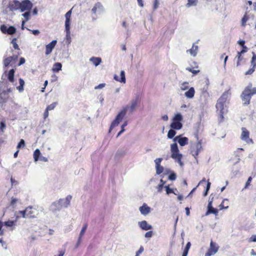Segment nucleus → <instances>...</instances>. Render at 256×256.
I'll use <instances>...</instances> for the list:
<instances>
[{
    "label": "nucleus",
    "instance_id": "obj_1",
    "mask_svg": "<svg viewBox=\"0 0 256 256\" xmlns=\"http://www.w3.org/2000/svg\"><path fill=\"white\" fill-rule=\"evenodd\" d=\"M230 95L231 92L229 89L222 94L216 104V107L217 110L219 112V116L222 119L224 118V106L226 100Z\"/></svg>",
    "mask_w": 256,
    "mask_h": 256
},
{
    "label": "nucleus",
    "instance_id": "obj_2",
    "mask_svg": "<svg viewBox=\"0 0 256 256\" xmlns=\"http://www.w3.org/2000/svg\"><path fill=\"white\" fill-rule=\"evenodd\" d=\"M254 94H256V88H252V84L246 87L241 94V98L244 104H250L252 96Z\"/></svg>",
    "mask_w": 256,
    "mask_h": 256
},
{
    "label": "nucleus",
    "instance_id": "obj_3",
    "mask_svg": "<svg viewBox=\"0 0 256 256\" xmlns=\"http://www.w3.org/2000/svg\"><path fill=\"white\" fill-rule=\"evenodd\" d=\"M18 214L20 216L25 218H34L38 214L36 210L32 206H28L24 210H20Z\"/></svg>",
    "mask_w": 256,
    "mask_h": 256
},
{
    "label": "nucleus",
    "instance_id": "obj_4",
    "mask_svg": "<svg viewBox=\"0 0 256 256\" xmlns=\"http://www.w3.org/2000/svg\"><path fill=\"white\" fill-rule=\"evenodd\" d=\"M182 116L180 114H176L172 119V122L170 124V127L175 130H180L182 127Z\"/></svg>",
    "mask_w": 256,
    "mask_h": 256
},
{
    "label": "nucleus",
    "instance_id": "obj_5",
    "mask_svg": "<svg viewBox=\"0 0 256 256\" xmlns=\"http://www.w3.org/2000/svg\"><path fill=\"white\" fill-rule=\"evenodd\" d=\"M128 108V106H125V107L123 108L122 110L118 113V114L117 115L116 119L112 122L110 128L109 132H110V131L112 130V129L118 126L120 121H121L122 120V119L124 118V117L126 114V113L127 112V108Z\"/></svg>",
    "mask_w": 256,
    "mask_h": 256
},
{
    "label": "nucleus",
    "instance_id": "obj_6",
    "mask_svg": "<svg viewBox=\"0 0 256 256\" xmlns=\"http://www.w3.org/2000/svg\"><path fill=\"white\" fill-rule=\"evenodd\" d=\"M170 151L172 152L171 157L173 159L178 160V162H181L182 156L179 152L176 143H174L170 145Z\"/></svg>",
    "mask_w": 256,
    "mask_h": 256
},
{
    "label": "nucleus",
    "instance_id": "obj_7",
    "mask_svg": "<svg viewBox=\"0 0 256 256\" xmlns=\"http://www.w3.org/2000/svg\"><path fill=\"white\" fill-rule=\"evenodd\" d=\"M250 132L244 127L242 128V134L240 138L248 144H254V141L252 138H250Z\"/></svg>",
    "mask_w": 256,
    "mask_h": 256
},
{
    "label": "nucleus",
    "instance_id": "obj_8",
    "mask_svg": "<svg viewBox=\"0 0 256 256\" xmlns=\"http://www.w3.org/2000/svg\"><path fill=\"white\" fill-rule=\"evenodd\" d=\"M20 54V52H18L16 55H13L12 56H8L4 58L3 60V64L5 68H7L11 64L12 66L17 61L18 56Z\"/></svg>",
    "mask_w": 256,
    "mask_h": 256
},
{
    "label": "nucleus",
    "instance_id": "obj_9",
    "mask_svg": "<svg viewBox=\"0 0 256 256\" xmlns=\"http://www.w3.org/2000/svg\"><path fill=\"white\" fill-rule=\"evenodd\" d=\"M72 14V9L68 10L65 14L66 21H65V29L66 32V36H68L70 34V16Z\"/></svg>",
    "mask_w": 256,
    "mask_h": 256
},
{
    "label": "nucleus",
    "instance_id": "obj_10",
    "mask_svg": "<svg viewBox=\"0 0 256 256\" xmlns=\"http://www.w3.org/2000/svg\"><path fill=\"white\" fill-rule=\"evenodd\" d=\"M219 246L216 242L211 240L210 248L206 253L205 256H211L214 254L218 251Z\"/></svg>",
    "mask_w": 256,
    "mask_h": 256
},
{
    "label": "nucleus",
    "instance_id": "obj_11",
    "mask_svg": "<svg viewBox=\"0 0 256 256\" xmlns=\"http://www.w3.org/2000/svg\"><path fill=\"white\" fill-rule=\"evenodd\" d=\"M202 150V142L200 141L197 142L192 148L191 154L196 159L200 152Z\"/></svg>",
    "mask_w": 256,
    "mask_h": 256
},
{
    "label": "nucleus",
    "instance_id": "obj_12",
    "mask_svg": "<svg viewBox=\"0 0 256 256\" xmlns=\"http://www.w3.org/2000/svg\"><path fill=\"white\" fill-rule=\"evenodd\" d=\"M20 10L22 12L30 11L32 8V4L29 0H24L20 2Z\"/></svg>",
    "mask_w": 256,
    "mask_h": 256
},
{
    "label": "nucleus",
    "instance_id": "obj_13",
    "mask_svg": "<svg viewBox=\"0 0 256 256\" xmlns=\"http://www.w3.org/2000/svg\"><path fill=\"white\" fill-rule=\"evenodd\" d=\"M0 30L4 34L12 35L16 32V28L13 26H10L8 28L6 25L2 24L0 26Z\"/></svg>",
    "mask_w": 256,
    "mask_h": 256
},
{
    "label": "nucleus",
    "instance_id": "obj_14",
    "mask_svg": "<svg viewBox=\"0 0 256 256\" xmlns=\"http://www.w3.org/2000/svg\"><path fill=\"white\" fill-rule=\"evenodd\" d=\"M140 98L139 96H137L135 99L132 100L131 102L130 106H127L128 108H127V110H128L130 113H132L136 108V106L140 104Z\"/></svg>",
    "mask_w": 256,
    "mask_h": 256
},
{
    "label": "nucleus",
    "instance_id": "obj_15",
    "mask_svg": "<svg viewBox=\"0 0 256 256\" xmlns=\"http://www.w3.org/2000/svg\"><path fill=\"white\" fill-rule=\"evenodd\" d=\"M174 141H178L180 146H184L188 142V139L186 137H182L180 135L176 136L174 139Z\"/></svg>",
    "mask_w": 256,
    "mask_h": 256
},
{
    "label": "nucleus",
    "instance_id": "obj_16",
    "mask_svg": "<svg viewBox=\"0 0 256 256\" xmlns=\"http://www.w3.org/2000/svg\"><path fill=\"white\" fill-rule=\"evenodd\" d=\"M57 43V41L56 40H53L52 42H50L46 46V52L45 54L46 55L50 54Z\"/></svg>",
    "mask_w": 256,
    "mask_h": 256
},
{
    "label": "nucleus",
    "instance_id": "obj_17",
    "mask_svg": "<svg viewBox=\"0 0 256 256\" xmlns=\"http://www.w3.org/2000/svg\"><path fill=\"white\" fill-rule=\"evenodd\" d=\"M192 64H194V66L191 65L190 67L186 68V70L192 73L194 76L200 72V70L198 69V66L196 62H193Z\"/></svg>",
    "mask_w": 256,
    "mask_h": 256
},
{
    "label": "nucleus",
    "instance_id": "obj_18",
    "mask_svg": "<svg viewBox=\"0 0 256 256\" xmlns=\"http://www.w3.org/2000/svg\"><path fill=\"white\" fill-rule=\"evenodd\" d=\"M20 2L18 0H14L8 4V8L12 11L20 10Z\"/></svg>",
    "mask_w": 256,
    "mask_h": 256
},
{
    "label": "nucleus",
    "instance_id": "obj_19",
    "mask_svg": "<svg viewBox=\"0 0 256 256\" xmlns=\"http://www.w3.org/2000/svg\"><path fill=\"white\" fill-rule=\"evenodd\" d=\"M210 214H213L216 215L218 214V210L217 209L214 208L212 206V202L210 201L208 202V210L206 213V215L208 216Z\"/></svg>",
    "mask_w": 256,
    "mask_h": 256
},
{
    "label": "nucleus",
    "instance_id": "obj_20",
    "mask_svg": "<svg viewBox=\"0 0 256 256\" xmlns=\"http://www.w3.org/2000/svg\"><path fill=\"white\" fill-rule=\"evenodd\" d=\"M139 226L143 230H151L152 226L149 224L146 220H142L138 222Z\"/></svg>",
    "mask_w": 256,
    "mask_h": 256
},
{
    "label": "nucleus",
    "instance_id": "obj_21",
    "mask_svg": "<svg viewBox=\"0 0 256 256\" xmlns=\"http://www.w3.org/2000/svg\"><path fill=\"white\" fill-rule=\"evenodd\" d=\"M139 210L140 213L144 216L148 214L150 212V208L145 203L142 206L140 207Z\"/></svg>",
    "mask_w": 256,
    "mask_h": 256
},
{
    "label": "nucleus",
    "instance_id": "obj_22",
    "mask_svg": "<svg viewBox=\"0 0 256 256\" xmlns=\"http://www.w3.org/2000/svg\"><path fill=\"white\" fill-rule=\"evenodd\" d=\"M242 54L238 52H237V55L236 56L235 58H237L236 62V66H238L241 65L242 62L244 60V56H242Z\"/></svg>",
    "mask_w": 256,
    "mask_h": 256
},
{
    "label": "nucleus",
    "instance_id": "obj_23",
    "mask_svg": "<svg viewBox=\"0 0 256 256\" xmlns=\"http://www.w3.org/2000/svg\"><path fill=\"white\" fill-rule=\"evenodd\" d=\"M15 70L14 69H11L9 70L7 74L8 79V81L12 83L14 82V75Z\"/></svg>",
    "mask_w": 256,
    "mask_h": 256
},
{
    "label": "nucleus",
    "instance_id": "obj_24",
    "mask_svg": "<svg viewBox=\"0 0 256 256\" xmlns=\"http://www.w3.org/2000/svg\"><path fill=\"white\" fill-rule=\"evenodd\" d=\"M195 90L194 88H190L188 91L185 92V96L188 98H192L194 95Z\"/></svg>",
    "mask_w": 256,
    "mask_h": 256
},
{
    "label": "nucleus",
    "instance_id": "obj_25",
    "mask_svg": "<svg viewBox=\"0 0 256 256\" xmlns=\"http://www.w3.org/2000/svg\"><path fill=\"white\" fill-rule=\"evenodd\" d=\"M198 50V46L194 44L192 48L190 49L187 50L186 52H189L192 56H195L197 54Z\"/></svg>",
    "mask_w": 256,
    "mask_h": 256
},
{
    "label": "nucleus",
    "instance_id": "obj_26",
    "mask_svg": "<svg viewBox=\"0 0 256 256\" xmlns=\"http://www.w3.org/2000/svg\"><path fill=\"white\" fill-rule=\"evenodd\" d=\"M90 61L95 66H98L102 62V59L98 57H92L90 58Z\"/></svg>",
    "mask_w": 256,
    "mask_h": 256
},
{
    "label": "nucleus",
    "instance_id": "obj_27",
    "mask_svg": "<svg viewBox=\"0 0 256 256\" xmlns=\"http://www.w3.org/2000/svg\"><path fill=\"white\" fill-rule=\"evenodd\" d=\"M114 80H117L118 82H122L125 83L126 82V78H125L124 72L123 70L121 71L120 79H119L118 78V76H117L116 75H115L114 76Z\"/></svg>",
    "mask_w": 256,
    "mask_h": 256
},
{
    "label": "nucleus",
    "instance_id": "obj_28",
    "mask_svg": "<svg viewBox=\"0 0 256 256\" xmlns=\"http://www.w3.org/2000/svg\"><path fill=\"white\" fill-rule=\"evenodd\" d=\"M20 218L19 216L16 217V219L14 220H8L4 222V225L6 226L12 227L16 226L17 220Z\"/></svg>",
    "mask_w": 256,
    "mask_h": 256
},
{
    "label": "nucleus",
    "instance_id": "obj_29",
    "mask_svg": "<svg viewBox=\"0 0 256 256\" xmlns=\"http://www.w3.org/2000/svg\"><path fill=\"white\" fill-rule=\"evenodd\" d=\"M8 99V94L6 93H2L0 94V103H5L7 102Z\"/></svg>",
    "mask_w": 256,
    "mask_h": 256
},
{
    "label": "nucleus",
    "instance_id": "obj_30",
    "mask_svg": "<svg viewBox=\"0 0 256 256\" xmlns=\"http://www.w3.org/2000/svg\"><path fill=\"white\" fill-rule=\"evenodd\" d=\"M62 68V64L60 62H56L54 64L52 70L54 72H58L61 70Z\"/></svg>",
    "mask_w": 256,
    "mask_h": 256
},
{
    "label": "nucleus",
    "instance_id": "obj_31",
    "mask_svg": "<svg viewBox=\"0 0 256 256\" xmlns=\"http://www.w3.org/2000/svg\"><path fill=\"white\" fill-rule=\"evenodd\" d=\"M249 20V16L246 12L241 20V25L243 27H245L247 21Z\"/></svg>",
    "mask_w": 256,
    "mask_h": 256
},
{
    "label": "nucleus",
    "instance_id": "obj_32",
    "mask_svg": "<svg viewBox=\"0 0 256 256\" xmlns=\"http://www.w3.org/2000/svg\"><path fill=\"white\" fill-rule=\"evenodd\" d=\"M20 85L16 87V88L20 92H22L24 90V82L22 78H19Z\"/></svg>",
    "mask_w": 256,
    "mask_h": 256
},
{
    "label": "nucleus",
    "instance_id": "obj_33",
    "mask_svg": "<svg viewBox=\"0 0 256 256\" xmlns=\"http://www.w3.org/2000/svg\"><path fill=\"white\" fill-rule=\"evenodd\" d=\"M40 154H41L40 152L39 149H36L34 151V154H33V156H34V160L35 162H37L39 160Z\"/></svg>",
    "mask_w": 256,
    "mask_h": 256
},
{
    "label": "nucleus",
    "instance_id": "obj_34",
    "mask_svg": "<svg viewBox=\"0 0 256 256\" xmlns=\"http://www.w3.org/2000/svg\"><path fill=\"white\" fill-rule=\"evenodd\" d=\"M198 2V0H188V2L186 6L187 8H190L192 6H196Z\"/></svg>",
    "mask_w": 256,
    "mask_h": 256
},
{
    "label": "nucleus",
    "instance_id": "obj_35",
    "mask_svg": "<svg viewBox=\"0 0 256 256\" xmlns=\"http://www.w3.org/2000/svg\"><path fill=\"white\" fill-rule=\"evenodd\" d=\"M102 6V4L100 2H96L93 8L92 9V12L94 14H96L98 8H100Z\"/></svg>",
    "mask_w": 256,
    "mask_h": 256
},
{
    "label": "nucleus",
    "instance_id": "obj_36",
    "mask_svg": "<svg viewBox=\"0 0 256 256\" xmlns=\"http://www.w3.org/2000/svg\"><path fill=\"white\" fill-rule=\"evenodd\" d=\"M172 128L170 130L168 133V138H172L176 134V132Z\"/></svg>",
    "mask_w": 256,
    "mask_h": 256
},
{
    "label": "nucleus",
    "instance_id": "obj_37",
    "mask_svg": "<svg viewBox=\"0 0 256 256\" xmlns=\"http://www.w3.org/2000/svg\"><path fill=\"white\" fill-rule=\"evenodd\" d=\"M16 41H17V38H14L12 40L11 42L12 44L13 47L14 48L15 50H20V48H19L18 45L17 44Z\"/></svg>",
    "mask_w": 256,
    "mask_h": 256
},
{
    "label": "nucleus",
    "instance_id": "obj_38",
    "mask_svg": "<svg viewBox=\"0 0 256 256\" xmlns=\"http://www.w3.org/2000/svg\"><path fill=\"white\" fill-rule=\"evenodd\" d=\"M26 144L25 142L23 139H21L20 142L17 145L16 148L17 149L23 148L25 147Z\"/></svg>",
    "mask_w": 256,
    "mask_h": 256
},
{
    "label": "nucleus",
    "instance_id": "obj_39",
    "mask_svg": "<svg viewBox=\"0 0 256 256\" xmlns=\"http://www.w3.org/2000/svg\"><path fill=\"white\" fill-rule=\"evenodd\" d=\"M164 188L166 189V193L167 194H176L174 191V190L170 188L169 185L165 186Z\"/></svg>",
    "mask_w": 256,
    "mask_h": 256
},
{
    "label": "nucleus",
    "instance_id": "obj_40",
    "mask_svg": "<svg viewBox=\"0 0 256 256\" xmlns=\"http://www.w3.org/2000/svg\"><path fill=\"white\" fill-rule=\"evenodd\" d=\"M156 172L158 174H160L164 171V168L162 166L159 165L156 166Z\"/></svg>",
    "mask_w": 256,
    "mask_h": 256
},
{
    "label": "nucleus",
    "instance_id": "obj_41",
    "mask_svg": "<svg viewBox=\"0 0 256 256\" xmlns=\"http://www.w3.org/2000/svg\"><path fill=\"white\" fill-rule=\"evenodd\" d=\"M57 104H58V102H54L52 103V104L48 105L46 107V109L47 110H48V111L52 110L56 108V106Z\"/></svg>",
    "mask_w": 256,
    "mask_h": 256
},
{
    "label": "nucleus",
    "instance_id": "obj_42",
    "mask_svg": "<svg viewBox=\"0 0 256 256\" xmlns=\"http://www.w3.org/2000/svg\"><path fill=\"white\" fill-rule=\"evenodd\" d=\"M251 64L253 67L256 68V54L253 53V56L251 60Z\"/></svg>",
    "mask_w": 256,
    "mask_h": 256
},
{
    "label": "nucleus",
    "instance_id": "obj_43",
    "mask_svg": "<svg viewBox=\"0 0 256 256\" xmlns=\"http://www.w3.org/2000/svg\"><path fill=\"white\" fill-rule=\"evenodd\" d=\"M224 200L222 201V202L220 204V205L219 207H220V210H222V209H226L228 208V204H224V200Z\"/></svg>",
    "mask_w": 256,
    "mask_h": 256
},
{
    "label": "nucleus",
    "instance_id": "obj_44",
    "mask_svg": "<svg viewBox=\"0 0 256 256\" xmlns=\"http://www.w3.org/2000/svg\"><path fill=\"white\" fill-rule=\"evenodd\" d=\"M72 197L70 195H68L66 197V204L64 205V207H68V206L70 204V202L72 200Z\"/></svg>",
    "mask_w": 256,
    "mask_h": 256
},
{
    "label": "nucleus",
    "instance_id": "obj_45",
    "mask_svg": "<svg viewBox=\"0 0 256 256\" xmlns=\"http://www.w3.org/2000/svg\"><path fill=\"white\" fill-rule=\"evenodd\" d=\"M188 82H184L180 86V88L182 90H184L188 88Z\"/></svg>",
    "mask_w": 256,
    "mask_h": 256
},
{
    "label": "nucleus",
    "instance_id": "obj_46",
    "mask_svg": "<svg viewBox=\"0 0 256 256\" xmlns=\"http://www.w3.org/2000/svg\"><path fill=\"white\" fill-rule=\"evenodd\" d=\"M30 11H27L22 14V16L26 18V21H27L30 19Z\"/></svg>",
    "mask_w": 256,
    "mask_h": 256
},
{
    "label": "nucleus",
    "instance_id": "obj_47",
    "mask_svg": "<svg viewBox=\"0 0 256 256\" xmlns=\"http://www.w3.org/2000/svg\"><path fill=\"white\" fill-rule=\"evenodd\" d=\"M88 228V224H85L83 226L81 231H80V236H82L84 235V234L86 228Z\"/></svg>",
    "mask_w": 256,
    "mask_h": 256
},
{
    "label": "nucleus",
    "instance_id": "obj_48",
    "mask_svg": "<svg viewBox=\"0 0 256 256\" xmlns=\"http://www.w3.org/2000/svg\"><path fill=\"white\" fill-rule=\"evenodd\" d=\"M210 184H210V182H208L206 190H205L204 192V196H207L208 192V191L209 190L210 188Z\"/></svg>",
    "mask_w": 256,
    "mask_h": 256
},
{
    "label": "nucleus",
    "instance_id": "obj_49",
    "mask_svg": "<svg viewBox=\"0 0 256 256\" xmlns=\"http://www.w3.org/2000/svg\"><path fill=\"white\" fill-rule=\"evenodd\" d=\"M255 68L252 67L245 72V75H249L252 74L255 70Z\"/></svg>",
    "mask_w": 256,
    "mask_h": 256
},
{
    "label": "nucleus",
    "instance_id": "obj_50",
    "mask_svg": "<svg viewBox=\"0 0 256 256\" xmlns=\"http://www.w3.org/2000/svg\"><path fill=\"white\" fill-rule=\"evenodd\" d=\"M6 128V125L4 122H1L0 124V130L2 132H4V130Z\"/></svg>",
    "mask_w": 256,
    "mask_h": 256
},
{
    "label": "nucleus",
    "instance_id": "obj_51",
    "mask_svg": "<svg viewBox=\"0 0 256 256\" xmlns=\"http://www.w3.org/2000/svg\"><path fill=\"white\" fill-rule=\"evenodd\" d=\"M190 246H191V244H190V242H188L186 244V247H185V248H184V252H188V250H190Z\"/></svg>",
    "mask_w": 256,
    "mask_h": 256
},
{
    "label": "nucleus",
    "instance_id": "obj_52",
    "mask_svg": "<svg viewBox=\"0 0 256 256\" xmlns=\"http://www.w3.org/2000/svg\"><path fill=\"white\" fill-rule=\"evenodd\" d=\"M252 180V178L251 176H250L248 178L247 182H246V185L244 186V188H247L248 187V186L250 185Z\"/></svg>",
    "mask_w": 256,
    "mask_h": 256
},
{
    "label": "nucleus",
    "instance_id": "obj_53",
    "mask_svg": "<svg viewBox=\"0 0 256 256\" xmlns=\"http://www.w3.org/2000/svg\"><path fill=\"white\" fill-rule=\"evenodd\" d=\"M176 175L174 173H172L168 176V179L171 180H176Z\"/></svg>",
    "mask_w": 256,
    "mask_h": 256
},
{
    "label": "nucleus",
    "instance_id": "obj_54",
    "mask_svg": "<svg viewBox=\"0 0 256 256\" xmlns=\"http://www.w3.org/2000/svg\"><path fill=\"white\" fill-rule=\"evenodd\" d=\"M248 242H256V235L252 236L251 237L249 238Z\"/></svg>",
    "mask_w": 256,
    "mask_h": 256
},
{
    "label": "nucleus",
    "instance_id": "obj_55",
    "mask_svg": "<svg viewBox=\"0 0 256 256\" xmlns=\"http://www.w3.org/2000/svg\"><path fill=\"white\" fill-rule=\"evenodd\" d=\"M164 188V186H162V185H161L160 184H159L157 186H156V189L158 190V192H161L162 190V188Z\"/></svg>",
    "mask_w": 256,
    "mask_h": 256
},
{
    "label": "nucleus",
    "instance_id": "obj_56",
    "mask_svg": "<svg viewBox=\"0 0 256 256\" xmlns=\"http://www.w3.org/2000/svg\"><path fill=\"white\" fill-rule=\"evenodd\" d=\"M153 232L152 231H148L145 234L146 238H151L152 236Z\"/></svg>",
    "mask_w": 256,
    "mask_h": 256
},
{
    "label": "nucleus",
    "instance_id": "obj_57",
    "mask_svg": "<svg viewBox=\"0 0 256 256\" xmlns=\"http://www.w3.org/2000/svg\"><path fill=\"white\" fill-rule=\"evenodd\" d=\"M162 160V158H156L154 160V162L156 163V166H159V165H160V164Z\"/></svg>",
    "mask_w": 256,
    "mask_h": 256
},
{
    "label": "nucleus",
    "instance_id": "obj_58",
    "mask_svg": "<svg viewBox=\"0 0 256 256\" xmlns=\"http://www.w3.org/2000/svg\"><path fill=\"white\" fill-rule=\"evenodd\" d=\"M159 4V2L158 0H154V9L156 10V9Z\"/></svg>",
    "mask_w": 256,
    "mask_h": 256
},
{
    "label": "nucleus",
    "instance_id": "obj_59",
    "mask_svg": "<svg viewBox=\"0 0 256 256\" xmlns=\"http://www.w3.org/2000/svg\"><path fill=\"white\" fill-rule=\"evenodd\" d=\"M18 201V199H16V198H12V200H11V202H10V204L12 206H14L17 202Z\"/></svg>",
    "mask_w": 256,
    "mask_h": 256
},
{
    "label": "nucleus",
    "instance_id": "obj_60",
    "mask_svg": "<svg viewBox=\"0 0 256 256\" xmlns=\"http://www.w3.org/2000/svg\"><path fill=\"white\" fill-rule=\"evenodd\" d=\"M26 60L24 58H21L20 60V62L18 64V66H20L22 64H24Z\"/></svg>",
    "mask_w": 256,
    "mask_h": 256
},
{
    "label": "nucleus",
    "instance_id": "obj_61",
    "mask_svg": "<svg viewBox=\"0 0 256 256\" xmlns=\"http://www.w3.org/2000/svg\"><path fill=\"white\" fill-rule=\"evenodd\" d=\"M106 84H98V86H96L94 88L95 89H100V88H103L104 87Z\"/></svg>",
    "mask_w": 256,
    "mask_h": 256
},
{
    "label": "nucleus",
    "instance_id": "obj_62",
    "mask_svg": "<svg viewBox=\"0 0 256 256\" xmlns=\"http://www.w3.org/2000/svg\"><path fill=\"white\" fill-rule=\"evenodd\" d=\"M247 51H248V48L246 46H244L242 47V50L240 52L243 54L246 52Z\"/></svg>",
    "mask_w": 256,
    "mask_h": 256
},
{
    "label": "nucleus",
    "instance_id": "obj_63",
    "mask_svg": "<svg viewBox=\"0 0 256 256\" xmlns=\"http://www.w3.org/2000/svg\"><path fill=\"white\" fill-rule=\"evenodd\" d=\"M48 116V110L46 109L44 113V119H46Z\"/></svg>",
    "mask_w": 256,
    "mask_h": 256
},
{
    "label": "nucleus",
    "instance_id": "obj_64",
    "mask_svg": "<svg viewBox=\"0 0 256 256\" xmlns=\"http://www.w3.org/2000/svg\"><path fill=\"white\" fill-rule=\"evenodd\" d=\"M31 32L34 35H38L40 34V32L38 30H31Z\"/></svg>",
    "mask_w": 256,
    "mask_h": 256
}]
</instances>
